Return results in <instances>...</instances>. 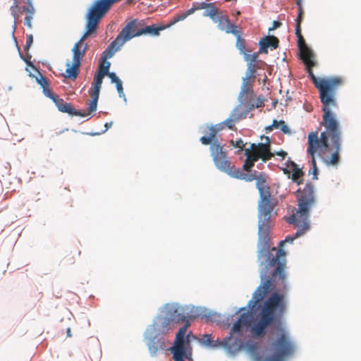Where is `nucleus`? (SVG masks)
Masks as SVG:
<instances>
[{
    "mask_svg": "<svg viewBox=\"0 0 361 361\" xmlns=\"http://www.w3.org/2000/svg\"><path fill=\"white\" fill-rule=\"evenodd\" d=\"M207 6L208 8L203 12V16L209 17L214 22H216V18L220 14L219 9L213 3H210V5H207Z\"/></svg>",
    "mask_w": 361,
    "mask_h": 361,
    "instance_id": "nucleus-25",
    "label": "nucleus"
},
{
    "mask_svg": "<svg viewBox=\"0 0 361 361\" xmlns=\"http://www.w3.org/2000/svg\"><path fill=\"white\" fill-rule=\"evenodd\" d=\"M108 59H105L101 57V61L99 63V72L102 73L104 75L108 74L109 73V68L111 63L107 61Z\"/></svg>",
    "mask_w": 361,
    "mask_h": 361,
    "instance_id": "nucleus-30",
    "label": "nucleus"
},
{
    "mask_svg": "<svg viewBox=\"0 0 361 361\" xmlns=\"http://www.w3.org/2000/svg\"><path fill=\"white\" fill-rule=\"evenodd\" d=\"M245 310V308H240V310H239V312H241V311H243V310Z\"/></svg>",
    "mask_w": 361,
    "mask_h": 361,
    "instance_id": "nucleus-54",
    "label": "nucleus"
},
{
    "mask_svg": "<svg viewBox=\"0 0 361 361\" xmlns=\"http://www.w3.org/2000/svg\"><path fill=\"white\" fill-rule=\"evenodd\" d=\"M281 25V23L279 21L274 20L273 22V26L269 28V31L274 30V29L279 27Z\"/></svg>",
    "mask_w": 361,
    "mask_h": 361,
    "instance_id": "nucleus-45",
    "label": "nucleus"
},
{
    "mask_svg": "<svg viewBox=\"0 0 361 361\" xmlns=\"http://www.w3.org/2000/svg\"><path fill=\"white\" fill-rule=\"evenodd\" d=\"M111 125H112V122H111V123H106L105 124V127H106V128H110V127L111 126Z\"/></svg>",
    "mask_w": 361,
    "mask_h": 361,
    "instance_id": "nucleus-51",
    "label": "nucleus"
},
{
    "mask_svg": "<svg viewBox=\"0 0 361 361\" xmlns=\"http://www.w3.org/2000/svg\"><path fill=\"white\" fill-rule=\"evenodd\" d=\"M36 80L42 89H45V87L49 86V80L40 73L39 75L36 77Z\"/></svg>",
    "mask_w": 361,
    "mask_h": 361,
    "instance_id": "nucleus-33",
    "label": "nucleus"
},
{
    "mask_svg": "<svg viewBox=\"0 0 361 361\" xmlns=\"http://www.w3.org/2000/svg\"><path fill=\"white\" fill-rule=\"evenodd\" d=\"M255 163L250 161L248 159L246 158L245 161L243 164V169L246 171H250L251 169L253 167Z\"/></svg>",
    "mask_w": 361,
    "mask_h": 361,
    "instance_id": "nucleus-38",
    "label": "nucleus"
},
{
    "mask_svg": "<svg viewBox=\"0 0 361 361\" xmlns=\"http://www.w3.org/2000/svg\"><path fill=\"white\" fill-rule=\"evenodd\" d=\"M291 166L293 170L291 178L298 185H300L302 183V176L304 173L298 167V165L295 162L291 161Z\"/></svg>",
    "mask_w": 361,
    "mask_h": 361,
    "instance_id": "nucleus-24",
    "label": "nucleus"
},
{
    "mask_svg": "<svg viewBox=\"0 0 361 361\" xmlns=\"http://www.w3.org/2000/svg\"><path fill=\"white\" fill-rule=\"evenodd\" d=\"M196 8H191L186 12L176 15L171 19L170 23L167 25V27H170L180 20H184L188 16L192 14Z\"/></svg>",
    "mask_w": 361,
    "mask_h": 361,
    "instance_id": "nucleus-29",
    "label": "nucleus"
},
{
    "mask_svg": "<svg viewBox=\"0 0 361 361\" xmlns=\"http://www.w3.org/2000/svg\"><path fill=\"white\" fill-rule=\"evenodd\" d=\"M256 179V186L261 198L258 206V258L261 260L262 284L254 292L253 300L248 303V306L252 307L256 306L269 291L285 288L286 285V252L282 249L270 248L269 245L273 210L276 202L271 197L270 188L265 179L261 176Z\"/></svg>",
    "mask_w": 361,
    "mask_h": 361,
    "instance_id": "nucleus-1",
    "label": "nucleus"
},
{
    "mask_svg": "<svg viewBox=\"0 0 361 361\" xmlns=\"http://www.w3.org/2000/svg\"><path fill=\"white\" fill-rule=\"evenodd\" d=\"M253 94V90L252 89L251 85L247 79L243 78V84L241 86V91L240 92V98L245 101L250 96H252Z\"/></svg>",
    "mask_w": 361,
    "mask_h": 361,
    "instance_id": "nucleus-22",
    "label": "nucleus"
},
{
    "mask_svg": "<svg viewBox=\"0 0 361 361\" xmlns=\"http://www.w3.org/2000/svg\"><path fill=\"white\" fill-rule=\"evenodd\" d=\"M106 75H108L109 77V78L111 79V82H113V83L116 84L117 82L121 81V80L118 78V77L116 75L115 73L109 72Z\"/></svg>",
    "mask_w": 361,
    "mask_h": 361,
    "instance_id": "nucleus-40",
    "label": "nucleus"
},
{
    "mask_svg": "<svg viewBox=\"0 0 361 361\" xmlns=\"http://www.w3.org/2000/svg\"><path fill=\"white\" fill-rule=\"evenodd\" d=\"M171 319L175 324L186 322L193 319V317L188 315V313L185 312V310L183 307H176L173 312L170 315Z\"/></svg>",
    "mask_w": 361,
    "mask_h": 361,
    "instance_id": "nucleus-19",
    "label": "nucleus"
},
{
    "mask_svg": "<svg viewBox=\"0 0 361 361\" xmlns=\"http://www.w3.org/2000/svg\"><path fill=\"white\" fill-rule=\"evenodd\" d=\"M215 23H218V27L219 30L224 31L227 34H235V32L238 30V26L231 23L227 16L219 14L216 18V22Z\"/></svg>",
    "mask_w": 361,
    "mask_h": 361,
    "instance_id": "nucleus-18",
    "label": "nucleus"
},
{
    "mask_svg": "<svg viewBox=\"0 0 361 361\" xmlns=\"http://www.w3.org/2000/svg\"><path fill=\"white\" fill-rule=\"evenodd\" d=\"M230 143L232 146H233L235 148H239L240 150H244V147H245V144L243 141L242 139H238V140L236 141H234L233 140H231L230 141Z\"/></svg>",
    "mask_w": 361,
    "mask_h": 361,
    "instance_id": "nucleus-36",
    "label": "nucleus"
},
{
    "mask_svg": "<svg viewBox=\"0 0 361 361\" xmlns=\"http://www.w3.org/2000/svg\"><path fill=\"white\" fill-rule=\"evenodd\" d=\"M114 4L111 0H94L89 8L86 15V32L77 42L73 49V61L67 62L64 78L75 80L80 72V67L84 58L88 44L85 39L95 32L100 20L106 16Z\"/></svg>",
    "mask_w": 361,
    "mask_h": 361,
    "instance_id": "nucleus-3",
    "label": "nucleus"
},
{
    "mask_svg": "<svg viewBox=\"0 0 361 361\" xmlns=\"http://www.w3.org/2000/svg\"><path fill=\"white\" fill-rule=\"evenodd\" d=\"M12 35H13V36H14V34H13V35L12 34ZM13 39H14V40H16V37H13Z\"/></svg>",
    "mask_w": 361,
    "mask_h": 361,
    "instance_id": "nucleus-56",
    "label": "nucleus"
},
{
    "mask_svg": "<svg viewBox=\"0 0 361 361\" xmlns=\"http://www.w3.org/2000/svg\"><path fill=\"white\" fill-rule=\"evenodd\" d=\"M251 317V313L249 311L242 313L238 319L234 323L230 335L222 339L219 345L224 347L228 351H232L233 349L230 343L232 340V335L235 334L242 335L243 329L250 326Z\"/></svg>",
    "mask_w": 361,
    "mask_h": 361,
    "instance_id": "nucleus-10",
    "label": "nucleus"
},
{
    "mask_svg": "<svg viewBox=\"0 0 361 361\" xmlns=\"http://www.w3.org/2000/svg\"><path fill=\"white\" fill-rule=\"evenodd\" d=\"M140 23L136 20L129 22L123 28V34L126 35L127 39H131L134 37L140 36L143 34H149L154 36L159 35V32L166 29L167 25H157L153 24L144 27H140Z\"/></svg>",
    "mask_w": 361,
    "mask_h": 361,
    "instance_id": "nucleus-9",
    "label": "nucleus"
},
{
    "mask_svg": "<svg viewBox=\"0 0 361 361\" xmlns=\"http://www.w3.org/2000/svg\"><path fill=\"white\" fill-rule=\"evenodd\" d=\"M165 348V343L162 338L154 337L148 343V349L152 356H155L159 350Z\"/></svg>",
    "mask_w": 361,
    "mask_h": 361,
    "instance_id": "nucleus-20",
    "label": "nucleus"
},
{
    "mask_svg": "<svg viewBox=\"0 0 361 361\" xmlns=\"http://www.w3.org/2000/svg\"><path fill=\"white\" fill-rule=\"evenodd\" d=\"M207 5H210V3L202 2L196 8V9H204L205 10L207 8H208Z\"/></svg>",
    "mask_w": 361,
    "mask_h": 361,
    "instance_id": "nucleus-48",
    "label": "nucleus"
},
{
    "mask_svg": "<svg viewBox=\"0 0 361 361\" xmlns=\"http://www.w3.org/2000/svg\"><path fill=\"white\" fill-rule=\"evenodd\" d=\"M233 34L236 37V47L240 50V54L245 52V40L242 38V32L238 30Z\"/></svg>",
    "mask_w": 361,
    "mask_h": 361,
    "instance_id": "nucleus-28",
    "label": "nucleus"
},
{
    "mask_svg": "<svg viewBox=\"0 0 361 361\" xmlns=\"http://www.w3.org/2000/svg\"><path fill=\"white\" fill-rule=\"evenodd\" d=\"M116 88H117V91L119 94V96L121 97V94H123V85H122V81H119L118 82H117L116 84Z\"/></svg>",
    "mask_w": 361,
    "mask_h": 361,
    "instance_id": "nucleus-43",
    "label": "nucleus"
},
{
    "mask_svg": "<svg viewBox=\"0 0 361 361\" xmlns=\"http://www.w3.org/2000/svg\"><path fill=\"white\" fill-rule=\"evenodd\" d=\"M277 124H278L277 123V121L276 120H274L271 125L268 126H267L265 128V130H266L267 133L271 132V130H273L274 127H276Z\"/></svg>",
    "mask_w": 361,
    "mask_h": 361,
    "instance_id": "nucleus-44",
    "label": "nucleus"
},
{
    "mask_svg": "<svg viewBox=\"0 0 361 361\" xmlns=\"http://www.w3.org/2000/svg\"><path fill=\"white\" fill-rule=\"evenodd\" d=\"M175 327V324L171 317H166L161 319L158 331L161 334H166Z\"/></svg>",
    "mask_w": 361,
    "mask_h": 361,
    "instance_id": "nucleus-23",
    "label": "nucleus"
},
{
    "mask_svg": "<svg viewBox=\"0 0 361 361\" xmlns=\"http://www.w3.org/2000/svg\"><path fill=\"white\" fill-rule=\"evenodd\" d=\"M32 42H33V36H32V35H27L26 44H25V50H28L29 48L30 47V46L32 45Z\"/></svg>",
    "mask_w": 361,
    "mask_h": 361,
    "instance_id": "nucleus-42",
    "label": "nucleus"
},
{
    "mask_svg": "<svg viewBox=\"0 0 361 361\" xmlns=\"http://www.w3.org/2000/svg\"><path fill=\"white\" fill-rule=\"evenodd\" d=\"M266 143H258L257 145L253 143L251 145L252 149H254L259 157L264 161L270 160L274 156V154L270 152V140L269 137H264Z\"/></svg>",
    "mask_w": 361,
    "mask_h": 361,
    "instance_id": "nucleus-16",
    "label": "nucleus"
},
{
    "mask_svg": "<svg viewBox=\"0 0 361 361\" xmlns=\"http://www.w3.org/2000/svg\"><path fill=\"white\" fill-rule=\"evenodd\" d=\"M272 348L275 352L274 355L264 358L258 357L257 361H283L285 357L292 355L294 351L292 342L284 332L272 343Z\"/></svg>",
    "mask_w": 361,
    "mask_h": 361,
    "instance_id": "nucleus-8",
    "label": "nucleus"
},
{
    "mask_svg": "<svg viewBox=\"0 0 361 361\" xmlns=\"http://www.w3.org/2000/svg\"><path fill=\"white\" fill-rule=\"evenodd\" d=\"M297 4H298V5H299V7H298V17L296 19V23H301L302 17H303V10H302L301 6L300 5L299 1H298Z\"/></svg>",
    "mask_w": 361,
    "mask_h": 361,
    "instance_id": "nucleus-39",
    "label": "nucleus"
},
{
    "mask_svg": "<svg viewBox=\"0 0 361 361\" xmlns=\"http://www.w3.org/2000/svg\"><path fill=\"white\" fill-rule=\"evenodd\" d=\"M112 1V3L114 4L116 3H118L119 1H121V0H111Z\"/></svg>",
    "mask_w": 361,
    "mask_h": 361,
    "instance_id": "nucleus-53",
    "label": "nucleus"
},
{
    "mask_svg": "<svg viewBox=\"0 0 361 361\" xmlns=\"http://www.w3.org/2000/svg\"><path fill=\"white\" fill-rule=\"evenodd\" d=\"M105 75L100 72H97L94 77L93 87L90 89L89 94L91 99L87 102L89 106V112H95L97 108V102L99 99V92L102 83V80Z\"/></svg>",
    "mask_w": 361,
    "mask_h": 361,
    "instance_id": "nucleus-13",
    "label": "nucleus"
},
{
    "mask_svg": "<svg viewBox=\"0 0 361 361\" xmlns=\"http://www.w3.org/2000/svg\"><path fill=\"white\" fill-rule=\"evenodd\" d=\"M305 63L308 76L319 92V98L322 104V121L321 123H339L336 115L332 112L333 108H337L336 92L343 84V80L340 77H333L327 79L317 78L312 71L315 66L314 56L302 59Z\"/></svg>",
    "mask_w": 361,
    "mask_h": 361,
    "instance_id": "nucleus-4",
    "label": "nucleus"
},
{
    "mask_svg": "<svg viewBox=\"0 0 361 361\" xmlns=\"http://www.w3.org/2000/svg\"><path fill=\"white\" fill-rule=\"evenodd\" d=\"M259 51L257 53H253L252 54H250L244 52L243 54L244 55L245 60L248 62V63H255L257 59L259 56Z\"/></svg>",
    "mask_w": 361,
    "mask_h": 361,
    "instance_id": "nucleus-34",
    "label": "nucleus"
},
{
    "mask_svg": "<svg viewBox=\"0 0 361 361\" xmlns=\"http://www.w3.org/2000/svg\"><path fill=\"white\" fill-rule=\"evenodd\" d=\"M57 106L59 111L63 113H67L71 115L79 116L81 117H86L91 115L94 112H89V106L85 110H75L70 103L66 102L63 99L59 98L58 96L53 101Z\"/></svg>",
    "mask_w": 361,
    "mask_h": 361,
    "instance_id": "nucleus-14",
    "label": "nucleus"
},
{
    "mask_svg": "<svg viewBox=\"0 0 361 361\" xmlns=\"http://www.w3.org/2000/svg\"><path fill=\"white\" fill-rule=\"evenodd\" d=\"M12 35H13V36H14V34H13V35L12 34ZM13 39H14V40H16V37H13Z\"/></svg>",
    "mask_w": 361,
    "mask_h": 361,
    "instance_id": "nucleus-55",
    "label": "nucleus"
},
{
    "mask_svg": "<svg viewBox=\"0 0 361 361\" xmlns=\"http://www.w3.org/2000/svg\"><path fill=\"white\" fill-rule=\"evenodd\" d=\"M300 24L301 23H296V26H295V35L298 37V36H301L302 34H301V27H300Z\"/></svg>",
    "mask_w": 361,
    "mask_h": 361,
    "instance_id": "nucleus-47",
    "label": "nucleus"
},
{
    "mask_svg": "<svg viewBox=\"0 0 361 361\" xmlns=\"http://www.w3.org/2000/svg\"><path fill=\"white\" fill-rule=\"evenodd\" d=\"M126 35L123 34V30L118 35L116 38L110 43V44L106 47V49L103 51L102 58L105 59H109L111 58L116 51L119 50L120 47L127 41Z\"/></svg>",
    "mask_w": 361,
    "mask_h": 361,
    "instance_id": "nucleus-15",
    "label": "nucleus"
},
{
    "mask_svg": "<svg viewBox=\"0 0 361 361\" xmlns=\"http://www.w3.org/2000/svg\"><path fill=\"white\" fill-rule=\"evenodd\" d=\"M191 335H192V332L190 331L186 336V343H189V342H190L189 338H190V336H191Z\"/></svg>",
    "mask_w": 361,
    "mask_h": 361,
    "instance_id": "nucleus-50",
    "label": "nucleus"
},
{
    "mask_svg": "<svg viewBox=\"0 0 361 361\" xmlns=\"http://www.w3.org/2000/svg\"><path fill=\"white\" fill-rule=\"evenodd\" d=\"M210 153L215 166L221 172L228 176L233 175L235 166L230 161L228 153L216 138L209 144Z\"/></svg>",
    "mask_w": 361,
    "mask_h": 361,
    "instance_id": "nucleus-7",
    "label": "nucleus"
},
{
    "mask_svg": "<svg viewBox=\"0 0 361 361\" xmlns=\"http://www.w3.org/2000/svg\"><path fill=\"white\" fill-rule=\"evenodd\" d=\"M204 343L207 345L212 344V336L211 334H205L204 336Z\"/></svg>",
    "mask_w": 361,
    "mask_h": 361,
    "instance_id": "nucleus-46",
    "label": "nucleus"
},
{
    "mask_svg": "<svg viewBox=\"0 0 361 361\" xmlns=\"http://www.w3.org/2000/svg\"><path fill=\"white\" fill-rule=\"evenodd\" d=\"M190 326V322L187 321L184 325L180 328L176 336L175 343L173 347L170 348L173 353L174 361H184V357L188 358L185 354V343L184 340L187 329Z\"/></svg>",
    "mask_w": 361,
    "mask_h": 361,
    "instance_id": "nucleus-11",
    "label": "nucleus"
},
{
    "mask_svg": "<svg viewBox=\"0 0 361 361\" xmlns=\"http://www.w3.org/2000/svg\"><path fill=\"white\" fill-rule=\"evenodd\" d=\"M298 46L300 51V57L301 59L310 56H314L312 51L306 45L302 35L298 36Z\"/></svg>",
    "mask_w": 361,
    "mask_h": 361,
    "instance_id": "nucleus-21",
    "label": "nucleus"
},
{
    "mask_svg": "<svg viewBox=\"0 0 361 361\" xmlns=\"http://www.w3.org/2000/svg\"><path fill=\"white\" fill-rule=\"evenodd\" d=\"M279 44V39L275 36H265L259 42V53H268V48L276 49Z\"/></svg>",
    "mask_w": 361,
    "mask_h": 361,
    "instance_id": "nucleus-17",
    "label": "nucleus"
},
{
    "mask_svg": "<svg viewBox=\"0 0 361 361\" xmlns=\"http://www.w3.org/2000/svg\"><path fill=\"white\" fill-rule=\"evenodd\" d=\"M324 130L312 131L307 135V154L311 158L310 173L313 180L318 178V169L316 157H318L327 166H336L340 162V152L342 144V130L339 123H320Z\"/></svg>",
    "mask_w": 361,
    "mask_h": 361,
    "instance_id": "nucleus-2",
    "label": "nucleus"
},
{
    "mask_svg": "<svg viewBox=\"0 0 361 361\" xmlns=\"http://www.w3.org/2000/svg\"><path fill=\"white\" fill-rule=\"evenodd\" d=\"M233 171H235L234 174L230 175V176L233 178L245 180L248 182L256 179V176L255 175L243 173L239 168L235 167Z\"/></svg>",
    "mask_w": 361,
    "mask_h": 361,
    "instance_id": "nucleus-27",
    "label": "nucleus"
},
{
    "mask_svg": "<svg viewBox=\"0 0 361 361\" xmlns=\"http://www.w3.org/2000/svg\"><path fill=\"white\" fill-rule=\"evenodd\" d=\"M67 335L68 336H71V329L69 328L67 329Z\"/></svg>",
    "mask_w": 361,
    "mask_h": 361,
    "instance_id": "nucleus-52",
    "label": "nucleus"
},
{
    "mask_svg": "<svg viewBox=\"0 0 361 361\" xmlns=\"http://www.w3.org/2000/svg\"><path fill=\"white\" fill-rule=\"evenodd\" d=\"M235 123L233 121L230 116L226 119L224 121L219 123L215 126H207L209 130V136H202L200 138V141L202 144L207 145L212 143V141L216 138V135L219 132L224 130L225 128H227L230 130H234Z\"/></svg>",
    "mask_w": 361,
    "mask_h": 361,
    "instance_id": "nucleus-12",
    "label": "nucleus"
},
{
    "mask_svg": "<svg viewBox=\"0 0 361 361\" xmlns=\"http://www.w3.org/2000/svg\"><path fill=\"white\" fill-rule=\"evenodd\" d=\"M276 155L281 157L283 159L287 155V153L283 150L276 152Z\"/></svg>",
    "mask_w": 361,
    "mask_h": 361,
    "instance_id": "nucleus-49",
    "label": "nucleus"
},
{
    "mask_svg": "<svg viewBox=\"0 0 361 361\" xmlns=\"http://www.w3.org/2000/svg\"><path fill=\"white\" fill-rule=\"evenodd\" d=\"M245 155L246 156V158L248 159L250 161H252L255 163L259 159V156L256 153V152L254 149H245Z\"/></svg>",
    "mask_w": 361,
    "mask_h": 361,
    "instance_id": "nucleus-31",
    "label": "nucleus"
},
{
    "mask_svg": "<svg viewBox=\"0 0 361 361\" xmlns=\"http://www.w3.org/2000/svg\"><path fill=\"white\" fill-rule=\"evenodd\" d=\"M286 309L283 295L277 293H273L264 302L260 312L251 327V333L255 338H262L267 333V329L275 319V312L279 310L282 314Z\"/></svg>",
    "mask_w": 361,
    "mask_h": 361,
    "instance_id": "nucleus-6",
    "label": "nucleus"
},
{
    "mask_svg": "<svg viewBox=\"0 0 361 361\" xmlns=\"http://www.w3.org/2000/svg\"><path fill=\"white\" fill-rule=\"evenodd\" d=\"M106 75H108L109 77V78L111 79V82H113V83L116 84L117 82L121 81V80L118 78V77L116 75L115 73L109 72Z\"/></svg>",
    "mask_w": 361,
    "mask_h": 361,
    "instance_id": "nucleus-41",
    "label": "nucleus"
},
{
    "mask_svg": "<svg viewBox=\"0 0 361 361\" xmlns=\"http://www.w3.org/2000/svg\"><path fill=\"white\" fill-rule=\"evenodd\" d=\"M277 123L276 127H274V128H279L285 134L290 133V130L284 121H277Z\"/></svg>",
    "mask_w": 361,
    "mask_h": 361,
    "instance_id": "nucleus-35",
    "label": "nucleus"
},
{
    "mask_svg": "<svg viewBox=\"0 0 361 361\" xmlns=\"http://www.w3.org/2000/svg\"><path fill=\"white\" fill-rule=\"evenodd\" d=\"M256 64L255 63H247V71L246 74V77L244 78L245 79H247L250 80L252 78H255V73H256Z\"/></svg>",
    "mask_w": 361,
    "mask_h": 361,
    "instance_id": "nucleus-32",
    "label": "nucleus"
},
{
    "mask_svg": "<svg viewBox=\"0 0 361 361\" xmlns=\"http://www.w3.org/2000/svg\"><path fill=\"white\" fill-rule=\"evenodd\" d=\"M296 197L298 207L296 212L285 219L288 223L295 225L298 230L293 235H288L284 240L281 241V246L285 243H292L310 228V212L316 204L314 185L311 183H307L302 190L296 192Z\"/></svg>",
    "mask_w": 361,
    "mask_h": 361,
    "instance_id": "nucleus-5",
    "label": "nucleus"
},
{
    "mask_svg": "<svg viewBox=\"0 0 361 361\" xmlns=\"http://www.w3.org/2000/svg\"><path fill=\"white\" fill-rule=\"evenodd\" d=\"M247 112L243 111L240 106L235 107L231 113L230 118L235 123L246 118Z\"/></svg>",
    "mask_w": 361,
    "mask_h": 361,
    "instance_id": "nucleus-26",
    "label": "nucleus"
},
{
    "mask_svg": "<svg viewBox=\"0 0 361 361\" xmlns=\"http://www.w3.org/2000/svg\"><path fill=\"white\" fill-rule=\"evenodd\" d=\"M43 93L44 94V95L46 97H49L52 101H54L56 99V97H57V95L55 94L51 91V90L50 89L49 86H47V87H45V89H43Z\"/></svg>",
    "mask_w": 361,
    "mask_h": 361,
    "instance_id": "nucleus-37",
    "label": "nucleus"
}]
</instances>
